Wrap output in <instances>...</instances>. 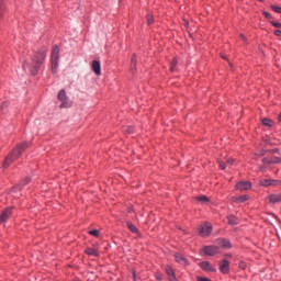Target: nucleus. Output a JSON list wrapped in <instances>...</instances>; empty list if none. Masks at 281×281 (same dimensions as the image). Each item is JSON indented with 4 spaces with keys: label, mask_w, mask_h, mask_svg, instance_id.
I'll use <instances>...</instances> for the list:
<instances>
[{
    "label": "nucleus",
    "mask_w": 281,
    "mask_h": 281,
    "mask_svg": "<svg viewBox=\"0 0 281 281\" xmlns=\"http://www.w3.org/2000/svg\"><path fill=\"white\" fill-rule=\"evenodd\" d=\"M27 148H30V143L27 142L18 144L15 148L10 153V155L5 157L2 166L4 168H9V166L14 164V161H16V159H19V157H21V155L27 150Z\"/></svg>",
    "instance_id": "f257e3e1"
},
{
    "label": "nucleus",
    "mask_w": 281,
    "mask_h": 281,
    "mask_svg": "<svg viewBox=\"0 0 281 281\" xmlns=\"http://www.w3.org/2000/svg\"><path fill=\"white\" fill-rule=\"evenodd\" d=\"M45 58H47V53H45V50H41L34 55L30 67L32 76H36V74H38L43 63H45Z\"/></svg>",
    "instance_id": "f03ea898"
},
{
    "label": "nucleus",
    "mask_w": 281,
    "mask_h": 281,
    "mask_svg": "<svg viewBox=\"0 0 281 281\" xmlns=\"http://www.w3.org/2000/svg\"><path fill=\"white\" fill-rule=\"evenodd\" d=\"M58 60H60V49L58 48V46H54L50 55L53 74H56L58 69Z\"/></svg>",
    "instance_id": "7ed1b4c3"
},
{
    "label": "nucleus",
    "mask_w": 281,
    "mask_h": 281,
    "mask_svg": "<svg viewBox=\"0 0 281 281\" xmlns=\"http://www.w3.org/2000/svg\"><path fill=\"white\" fill-rule=\"evenodd\" d=\"M59 102H61V104L59 105L60 109H71V106L74 105V102H71V100H69V97H67V91L65 90H60L58 92L57 95Z\"/></svg>",
    "instance_id": "20e7f679"
},
{
    "label": "nucleus",
    "mask_w": 281,
    "mask_h": 281,
    "mask_svg": "<svg viewBox=\"0 0 281 281\" xmlns=\"http://www.w3.org/2000/svg\"><path fill=\"white\" fill-rule=\"evenodd\" d=\"M199 234L202 238H205L212 234V224L203 223L199 228Z\"/></svg>",
    "instance_id": "39448f33"
},
{
    "label": "nucleus",
    "mask_w": 281,
    "mask_h": 281,
    "mask_svg": "<svg viewBox=\"0 0 281 281\" xmlns=\"http://www.w3.org/2000/svg\"><path fill=\"white\" fill-rule=\"evenodd\" d=\"M236 190H239V192H245V190L251 189V182L249 181H240L235 186Z\"/></svg>",
    "instance_id": "423d86ee"
},
{
    "label": "nucleus",
    "mask_w": 281,
    "mask_h": 281,
    "mask_svg": "<svg viewBox=\"0 0 281 281\" xmlns=\"http://www.w3.org/2000/svg\"><path fill=\"white\" fill-rule=\"evenodd\" d=\"M203 254H205V256H216V254H218V247L217 246H205L203 248Z\"/></svg>",
    "instance_id": "0eeeda50"
},
{
    "label": "nucleus",
    "mask_w": 281,
    "mask_h": 281,
    "mask_svg": "<svg viewBox=\"0 0 281 281\" xmlns=\"http://www.w3.org/2000/svg\"><path fill=\"white\" fill-rule=\"evenodd\" d=\"M11 216H12V207L5 209L0 215V225H2V223H5V221H8Z\"/></svg>",
    "instance_id": "6e6552de"
},
{
    "label": "nucleus",
    "mask_w": 281,
    "mask_h": 281,
    "mask_svg": "<svg viewBox=\"0 0 281 281\" xmlns=\"http://www.w3.org/2000/svg\"><path fill=\"white\" fill-rule=\"evenodd\" d=\"M175 260L176 262H178V265H182L183 267H187V265H189L188 259L179 252L175 255Z\"/></svg>",
    "instance_id": "1a4fd4ad"
},
{
    "label": "nucleus",
    "mask_w": 281,
    "mask_h": 281,
    "mask_svg": "<svg viewBox=\"0 0 281 281\" xmlns=\"http://www.w3.org/2000/svg\"><path fill=\"white\" fill-rule=\"evenodd\" d=\"M92 70L95 74V76L102 75V66L100 65V61L98 60L92 61Z\"/></svg>",
    "instance_id": "9d476101"
},
{
    "label": "nucleus",
    "mask_w": 281,
    "mask_h": 281,
    "mask_svg": "<svg viewBox=\"0 0 281 281\" xmlns=\"http://www.w3.org/2000/svg\"><path fill=\"white\" fill-rule=\"evenodd\" d=\"M220 271L224 274L229 273V261L227 260H222V262L220 263Z\"/></svg>",
    "instance_id": "9b49d317"
},
{
    "label": "nucleus",
    "mask_w": 281,
    "mask_h": 281,
    "mask_svg": "<svg viewBox=\"0 0 281 281\" xmlns=\"http://www.w3.org/2000/svg\"><path fill=\"white\" fill-rule=\"evenodd\" d=\"M201 269H203L204 271H216V268H214L212 266V263H210V261H203L200 263Z\"/></svg>",
    "instance_id": "f8f14e48"
},
{
    "label": "nucleus",
    "mask_w": 281,
    "mask_h": 281,
    "mask_svg": "<svg viewBox=\"0 0 281 281\" xmlns=\"http://www.w3.org/2000/svg\"><path fill=\"white\" fill-rule=\"evenodd\" d=\"M261 124H262V126H266L267 128H272V126H276V123L273 122V120L268 119V117L261 119Z\"/></svg>",
    "instance_id": "ddd939ff"
},
{
    "label": "nucleus",
    "mask_w": 281,
    "mask_h": 281,
    "mask_svg": "<svg viewBox=\"0 0 281 281\" xmlns=\"http://www.w3.org/2000/svg\"><path fill=\"white\" fill-rule=\"evenodd\" d=\"M30 181H32V179L30 177H26L24 180H22L19 186H16L15 188L12 189V192H14V190H22L23 187L27 186V183H30Z\"/></svg>",
    "instance_id": "4468645a"
},
{
    "label": "nucleus",
    "mask_w": 281,
    "mask_h": 281,
    "mask_svg": "<svg viewBox=\"0 0 281 281\" xmlns=\"http://www.w3.org/2000/svg\"><path fill=\"white\" fill-rule=\"evenodd\" d=\"M260 186L269 188V186H278V180L265 179L260 181Z\"/></svg>",
    "instance_id": "2eb2a0df"
},
{
    "label": "nucleus",
    "mask_w": 281,
    "mask_h": 281,
    "mask_svg": "<svg viewBox=\"0 0 281 281\" xmlns=\"http://www.w3.org/2000/svg\"><path fill=\"white\" fill-rule=\"evenodd\" d=\"M270 203H281V193H274L269 195Z\"/></svg>",
    "instance_id": "dca6fc26"
},
{
    "label": "nucleus",
    "mask_w": 281,
    "mask_h": 281,
    "mask_svg": "<svg viewBox=\"0 0 281 281\" xmlns=\"http://www.w3.org/2000/svg\"><path fill=\"white\" fill-rule=\"evenodd\" d=\"M165 271H166V273H167V276H168L170 281L177 280V278L175 277V270H172L171 267L167 266Z\"/></svg>",
    "instance_id": "f3484780"
},
{
    "label": "nucleus",
    "mask_w": 281,
    "mask_h": 281,
    "mask_svg": "<svg viewBox=\"0 0 281 281\" xmlns=\"http://www.w3.org/2000/svg\"><path fill=\"white\" fill-rule=\"evenodd\" d=\"M217 243L224 249H232V244L227 239H218Z\"/></svg>",
    "instance_id": "a211bd4d"
},
{
    "label": "nucleus",
    "mask_w": 281,
    "mask_h": 281,
    "mask_svg": "<svg viewBox=\"0 0 281 281\" xmlns=\"http://www.w3.org/2000/svg\"><path fill=\"white\" fill-rule=\"evenodd\" d=\"M233 201L235 203H245V201H249V196L248 195L234 196Z\"/></svg>",
    "instance_id": "6ab92c4d"
},
{
    "label": "nucleus",
    "mask_w": 281,
    "mask_h": 281,
    "mask_svg": "<svg viewBox=\"0 0 281 281\" xmlns=\"http://www.w3.org/2000/svg\"><path fill=\"white\" fill-rule=\"evenodd\" d=\"M227 221H228V225H238L240 223V220H238V217L234 215H229L227 217Z\"/></svg>",
    "instance_id": "aec40b11"
},
{
    "label": "nucleus",
    "mask_w": 281,
    "mask_h": 281,
    "mask_svg": "<svg viewBox=\"0 0 281 281\" xmlns=\"http://www.w3.org/2000/svg\"><path fill=\"white\" fill-rule=\"evenodd\" d=\"M127 227H128V229H130V232L132 233V234H137L139 231L137 229V226L136 225H134L133 223H131V222H127Z\"/></svg>",
    "instance_id": "412c9836"
},
{
    "label": "nucleus",
    "mask_w": 281,
    "mask_h": 281,
    "mask_svg": "<svg viewBox=\"0 0 281 281\" xmlns=\"http://www.w3.org/2000/svg\"><path fill=\"white\" fill-rule=\"evenodd\" d=\"M86 254L88 256H95V257L100 256V254H98V250H95V248H87Z\"/></svg>",
    "instance_id": "4be33fe9"
},
{
    "label": "nucleus",
    "mask_w": 281,
    "mask_h": 281,
    "mask_svg": "<svg viewBox=\"0 0 281 281\" xmlns=\"http://www.w3.org/2000/svg\"><path fill=\"white\" fill-rule=\"evenodd\" d=\"M137 65V57H135V55L132 57V61H131V72L133 74V71H135V67Z\"/></svg>",
    "instance_id": "5701e85b"
},
{
    "label": "nucleus",
    "mask_w": 281,
    "mask_h": 281,
    "mask_svg": "<svg viewBox=\"0 0 281 281\" xmlns=\"http://www.w3.org/2000/svg\"><path fill=\"white\" fill-rule=\"evenodd\" d=\"M196 201H199L200 203H210V198H207L206 195H201L196 198Z\"/></svg>",
    "instance_id": "b1692460"
},
{
    "label": "nucleus",
    "mask_w": 281,
    "mask_h": 281,
    "mask_svg": "<svg viewBox=\"0 0 281 281\" xmlns=\"http://www.w3.org/2000/svg\"><path fill=\"white\" fill-rule=\"evenodd\" d=\"M273 164H281V158L280 157L270 158V165H273Z\"/></svg>",
    "instance_id": "393cba45"
},
{
    "label": "nucleus",
    "mask_w": 281,
    "mask_h": 281,
    "mask_svg": "<svg viewBox=\"0 0 281 281\" xmlns=\"http://www.w3.org/2000/svg\"><path fill=\"white\" fill-rule=\"evenodd\" d=\"M90 236H94L95 238L100 237V231L98 229H92L89 231Z\"/></svg>",
    "instance_id": "a878e982"
},
{
    "label": "nucleus",
    "mask_w": 281,
    "mask_h": 281,
    "mask_svg": "<svg viewBox=\"0 0 281 281\" xmlns=\"http://www.w3.org/2000/svg\"><path fill=\"white\" fill-rule=\"evenodd\" d=\"M271 10H273V12H277V14H281V7L278 5H270Z\"/></svg>",
    "instance_id": "bb28decb"
},
{
    "label": "nucleus",
    "mask_w": 281,
    "mask_h": 281,
    "mask_svg": "<svg viewBox=\"0 0 281 281\" xmlns=\"http://www.w3.org/2000/svg\"><path fill=\"white\" fill-rule=\"evenodd\" d=\"M146 19H147V24L153 25V23H154L153 15L147 14Z\"/></svg>",
    "instance_id": "cd10ccee"
},
{
    "label": "nucleus",
    "mask_w": 281,
    "mask_h": 281,
    "mask_svg": "<svg viewBox=\"0 0 281 281\" xmlns=\"http://www.w3.org/2000/svg\"><path fill=\"white\" fill-rule=\"evenodd\" d=\"M239 269H243V271H245V269H247V262L240 261L239 262Z\"/></svg>",
    "instance_id": "c85d7f7f"
},
{
    "label": "nucleus",
    "mask_w": 281,
    "mask_h": 281,
    "mask_svg": "<svg viewBox=\"0 0 281 281\" xmlns=\"http://www.w3.org/2000/svg\"><path fill=\"white\" fill-rule=\"evenodd\" d=\"M271 25H273V27H279L281 30V23L279 22H271Z\"/></svg>",
    "instance_id": "c756f323"
},
{
    "label": "nucleus",
    "mask_w": 281,
    "mask_h": 281,
    "mask_svg": "<svg viewBox=\"0 0 281 281\" xmlns=\"http://www.w3.org/2000/svg\"><path fill=\"white\" fill-rule=\"evenodd\" d=\"M3 10H5V7L3 4H0V19L3 16Z\"/></svg>",
    "instance_id": "7c9ffc66"
},
{
    "label": "nucleus",
    "mask_w": 281,
    "mask_h": 281,
    "mask_svg": "<svg viewBox=\"0 0 281 281\" xmlns=\"http://www.w3.org/2000/svg\"><path fill=\"white\" fill-rule=\"evenodd\" d=\"M175 67H177V60L175 59L172 63H171V71H175Z\"/></svg>",
    "instance_id": "2f4dec72"
},
{
    "label": "nucleus",
    "mask_w": 281,
    "mask_h": 281,
    "mask_svg": "<svg viewBox=\"0 0 281 281\" xmlns=\"http://www.w3.org/2000/svg\"><path fill=\"white\" fill-rule=\"evenodd\" d=\"M262 164H269L271 165V158H263Z\"/></svg>",
    "instance_id": "473e14b6"
},
{
    "label": "nucleus",
    "mask_w": 281,
    "mask_h": 281,
    "mask_svg": "<svg viewBox=\"0 0 281 281\" xmlns=\"http://www.w3.org/2000/svg\"><path fill=\"white\" fill-rule=\"evenodd\" d=\"M198 281H212L205 277H198Z\"/></svg>",
    "instance_id": "72a5a7b5"
},
{
    "label": "nucleus",
    "mask_w": 281,
    "mask_h": 281,
    "mask_svg": "<svg viewBox=\"0 0 281 281\" xmlns=\"http://www.w3.org/2000/svg\"><path fill=\"white\" fill-rule=\"evenodd\" d=\"M218 165H220L221 170H225V162L218 161Z\"/></svg>",
    "instance_id": "f704fd0d"
},
{
    "label": "nucleus",
    "mask_w": 281,
    "mask_h": 281,
    "mask_svg": "<svg viewBox=\"0 0 281 281\" xmlns=\"http://www.w3.org/2000/svg\"><path fill=\"white\" fill-rule=\"evenodd\" d=\"M263 15L266 16V19H271V13L263 11Z\"/></svg>",
    "instance_id": "c9c22d12"
},
{
    "label": "nucleus",
    "mask_w": 281,
    "mask_h": 281,
    "mask_svg": "<svg viewBox=\"0 0 281 281\" xmlns=\"http://www.w3.org/2000/svg\"><path fill=\"white\" fill-rule=\"evenodd\" d=\"M227 164H228L229 166H234V158H228V159H227Z\"/></svg>",
    "instance_id": "e433bc0d"
},
{
    "label": "nucleus",
    "mask_w": 281,
    "mask_h": 281,
    "mask_svg": "<svg viewBox=\"0 0 281 281\" xmlns=\"http://www.w3.org/2000/svg\"><path fill=\"white\" fill-rule=\"evenodd\" d=\"M273 34H274V36H281V31L280 30H274Z\"/></svg>",
    "instance_id": "4c0bfd02"
},
{
    "label": "nucleus",
    "mask_w": 281,
    "mask_h": 281,
    "mask_svg": "<svg viewBox=\"0 0 281 281\" xmlns=\"http://www.w3.org/2000/svg\"><path fill=\"white\" fill-rule=\"evenodd\" d=\"M5 108H8V102H4V103L1 105L2 111H3Z\"/></svg>",
    "instance_id": "58836bf2"
},
{
    "label": "nucleus",
    "mask_w": 281,
    "mask_h": 281,
    "mask_svg": "<svg viewBox=\"0 0 281 281\" xmlns=\"http://www.w3.org/2000/svg\"><path fill=\"white\" fill-rule=\"evenodd\" d=\"M29 63L27 61H25L24 64H23V69H27V67H29Z\"/></svg>",
    "instance_id": "ea45409f"
},
{
    "label": "nucleus",
    "mask_w": 281,
    "mask_h": 281,
    "mask_svg": "<svg viewBox=\"0 0 281 281\" xmlns=\"http://www.w3.org/2000/svg\"><path fill=\"white\" fill-rule=\"evenodd\" d=\"M127 133H133V127H126Z\"/></svg>",
    "instance_id": "a19ab883"
},
{
    "label": "nucleus",
    "mask_w": 281,
    "mask_h": 281,
    "mask_svg": "<svg viewBox=\"0 0 281 281\" xmlns=\"http://www.w3.org/2000/svg\"><path fill=\"white\" fill-rule=\"evenodd\" d=\"M259 170L261 171V172H265V167H259Z\"/></svg>",
    "instance_id": "79ce46f5"
},
{
    "label": "nucleus",
    "mask_w": 281,
    "mask_h": 281,
    "mask_svg": "<svg viewBox=\"0 0 281 281\" xmlns=\"http://www.w3.org/2000/svg\"><path fill=\"white\" fill-rule=\"evenodd\" d=\"M240 38H241L243 41H245V35H244V34H241V35H240Z\"/></svg>",
    "instance_id": "37998d69"
},
{
    "label": "nucleus",
    "mask_w": 281,
    "mask_h": 281,
    "mask_svg": "<svg viewBox=\"0 0 281 281\" xmlns=\"http://www.w3.org/2000/svg\"><path fill=\"white\" fill-rule=\"evenodd\" d=\"M133 278H134V280H135V278H137L136 274H135V271L133 272Z\"/></svg>",
    "instance_id": "c03bdc74"
},
{
    "label": "nucleus",
    "mask_w": 281,
    "mask_h": 281,
    "mask_svg": "<svg viewBox=\"0 0 281 281\" xmlns=\"http://www.w3.org/2000/svg\"><path fill=\"white\" fill-rule=\"evenodd\" d=\"M227 258H232V255H226Z\"/></svg>",
    "instance_id": "a18cd8bd"
},
{
    "label": "nucleus",
    "mask_w": 281,
    "mask_h": 281,
    "mask_svg": "<svg viewBox=\"0 0 281 281\" xmlns=\"http://www.w3.org/2000/svg\"><path fill=\"white\" fill-rule=\"evenodd\" d=\"M157 280H161V277H157Z\"/></svg>",
    "instance_id": "49530a36"
}]
</instances>
